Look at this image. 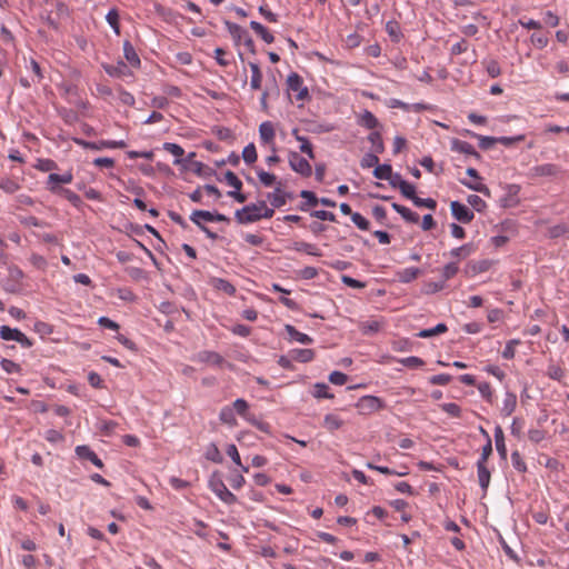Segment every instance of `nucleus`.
I'll use <instances>...</instances> for the list:
<instances>
[{"mask_svg":"<svg viewBox=\"0 0 569 569\" xmlns=\"http://www.w3.org/2000/svg\"><path fill=\"white\" fill-rule=\"evenodd\" d=\"M286 331L289 335L291 340H295V341H297L299 343L309 345V343L312 342V338L311 337H309L308 335H306L303 332H300L299 330H297L291 325H287L286 326Z\"/></svg>","mask_w":569,"mask_h":569,"instance_id":"cd10ccee","label":"nucleus"},{"mask_svg":"<svg viewBox=\"0 0 569 569\" xmlns=\"http://www.w3.org/2000/svg\"><path fill=\"white\" fill-rule=\"evenodd\" d=\"M357 407L362 412H376L383 408V402L380 398L375 396H365L360 398L357 403Z\"/></svg>","mask_w":569,"mask_h":569,"instance_id":"9b49d317","label":"nucleus"},{"mask_svg":"<svg viewBox=\"0 0 569 569\" xmlns=\"http://www.w3.org/2000/svg\"><path fill=\"white\" fill-rule=\"evenodd\" d=\"M492 266V262L489 260H480V261H473L469 263V270L472 272V274L486 272L490 269Z\"/></svg>","mask_w":569,"mask_h":569,"instance_id":"58836bf2","label":"nucleus"},{"mask_svg":"<svg viewBox=\"0 0 569 569\" xmlns=\"http://www.w3.org/2000/svg\"><path fill=\"white\" fill-rule=\"evenodd\" d=\"M383 325L385 322L381 319H368L360 323L359 329L363 335H373L379 332Z\"/></svg>","mask_w":569,"mask_h":569,"instance_id":"a211bd4d","label":"nucleus"},{"mask_svg":"<svg viewBox=\"0 0 569 569\" xmlns=\"http://www.w3.org/2000/svg\"><path fill=\"white\" fill-rule=\"evenodd\" d=\"M289 166L295 172L305 178H308L312 174L311 164L298 152L292 151L289 153Z\"/></svg>","mask_w":569,"mask_h":569,"instance_id":"39448f33","label":"nucleus"},{"mask_svg":"<svg viewBox=\"0 0 569 569\" xmlns=\"http://www.w3.org/2000/svg\"><path fill=\"white\" fill-rule=\"evenodd\" d=\"M379 153H376V152H370V153H366L361 161H360V166L362 168H371V167H377L378 163H379V157H378Z\"/></svg>","mask_w":569,"mask_h":569,"instance_id":"864d4df0","label":"nucleus"},{"mask_svg":"<svg viewBox=\"0 0 569 569\" xmlns=\"http://www.w3.org/2000/svg\"><path fill=\"white\" fill-rule=\"evenodd\" d=\"M57 194L62 196L72 206L79 207L81 204V198L72 190L62 188Z\"/></svg>","mask_w":569,"mask_h":569,"instance_id":"c03bdc74","label":"nucleus"},{"mask_svg":"<svg viewBox=\"0 0 569 569\" xmlns=\"http://www.w3.org/2000/svg\"><path fill=\"white\" fill-rule=\"evenodd\" d=\"M231 408L234 409V415H239L248 422H253V415L249 411L247 400L239 398L232 402Z\"/></svg>","mask_w":569,"mask_h":569,"instance_id":"2eb2a0df","label":"nucleus"},{"mask_svg":"<svg viewBox=\"0 0 569 569\" xmlns=\"http://www.w3.org/2000/svg\"><path fill=\"white\" fill-rule=\"evenodd\" d=\"M0 338L3 340H13L21 345L23 348H31L33 342L19 329L10 328L9 326L0 327Z\"/></svg>","mask_w":569,"mask_h":569,"instance_id":"f03ea898","label":"nucleus"},{"mask_svg":"<svg viewBox=\"0 0 569 569\" xmlns=\"http://www.w3.org/2000/svg\"><path fill=\"white\" fill-rule=\"evenodd\" d=\"M477 473L480 487L482 490H487L491 478L487 463L477 462Z\"/></svg>","mask_w":569,"mask_h":569,"instance_id":"a878e982","label":"nucleus"},{"mask_svg":"<svg viewBox=\"0 0 569 569\" xmlns=\"http://www.w3.org/2000/svg\"><path fill=\"white\" fill-rule=\"evenodd\" d=\"M236 218L240 223H250L261 219L260 202L243 207L236 212Z\"/></svg>","mask_w":569,"mask_h":569,"instance_id":"6e6552de","label":"nucleus"},{"mask_svg":"<svg viewBox=\"0 0 569 569\" xmlns=\"http://www.w3.org/2000/svg\"><path fill=\"white\" fill-rule=\"evenodd\" d=\"M421 274V270L416 267H409L398 272V279L402 283H409Z\"/></svg>","mask_w":569,"mask_h":569,"instance_id":"bb28decb","label":"nucleus"},{"mask_svg":"<svg viewBox=\"0 0 569 569\" xmlns=\"http://www.w3.org/2000/svg\"><path fill=\"white\" fill-rule=\"evenodd\" d=\"M260 182L266 187H271L276 182V176L260 169L257 171Z\"/></svg>","mask_w":569,"mask_h":569,"instance_id":"0e129e2a","label":"nucleus"},{"mask_svg":"<svg viewBox=\"0 0 569 569\" xmlns=\"http://www.w3.org/2000/svg\"><path fill=\"white\" fill-rule=\"evenodd\" d=\"M547 375L550 379L560 381L565 378V370L558 365H550Z\"/></svg>","mask_w":569,"mask_h":569,"instance_id":"052dcab7","label":"nucleus"},{"mask_svg":"<svg viewBox=\"0 0 569 569\" xmlns=\"http://www.w3.org/2000/svg\"><path fill=\"white\" fill-rule=\"evenodd\" d=\"M163 150L174 156L177 159L174 160V164H181L183 161L181 157L184 154V150L181 146L172 142H164L162 146Z\"/></svg>","mask_w":569,"mask_h":569,"instance_id":"473e14b6","label":"nucleus"},{"mask_svg":"<svg viewBox=\"0 0 569 569\" xmlns=\"http://www.w3.org/2000/svg\"><path fill=\"white\" fill-rule=\"evenodd\" d=\"M296 246H297L296 247L297 250H302L308 254L317 256V257H319L321 254L319 249L312 243L299 242Z\"/></svg>","mask_w":569,"mask_h":569,"instance_id":"338daca9","label":"nucleus"},{"mask_svg":"<svg viewBox=\"0 0 569 569\" xmlns=\"http://www.w3.org/2000/svg\"><path fill=\"white\" fill-rule=\"evenodd\" d=\"M123 54L126 60L130 63V66H132L133 68L140 67V58L136 52L133 46L129 41H124L123 43Z\"/></svg>","mask_w":569,"mask_h":569,"instance_id":"5701e85b","label":"nucleus"},{"mask_svg":"<svg viewBox=\"0 0 569 569\" xmlns=\"http://www.w3.org/2000/svg\"><path fill=\"white\" fill-rule=\"evenodd\" d=\"M313 396L318 399L333 398V395L329 392V387L326 383H316Z\"/></svg>","mask_w":569,"mask_h":569,"instance_id":"603ef678","label":"nucleus"},{"mask_svg":"<svg viewBox=\"0 0 569 569\" xmlns=\"http://www.w3.org/2000/svg\"><path fill=\"white\" fill-rule=\"evenodd\" d=\"M72 181H73V173L71 170H68L62 174L50 173L46 181V188L51 193L56 194V193H58V191H60L62 189L61 184H69Z\"/></svg>","mask_w":569,"mask_h":569,"instance_id":"20e7f679","label":"nucleus"},{"mask_svg":"<svg viewBox=\"0 0 569 569\" xmlns=\"http://www.w3.org/2000/svg\"><path fill=\"white\" fill-rule=\"evenodd\" d=\"M448 331V327L445 323H438L431 329H423L417 333L419 338H431Z\"/></svg>","mask_w":569,"mask_h":569,"instance_id":"f704fd0d","label":"nucleus"},{"mask_svg":"<svg viewBox=\"0 0 569 569\" xmlns=\"http://www.w3.org/2000/svg\"><path fill=\"white\" fill-rule=\"evenodd\" d=\"M74 142L84 148V149H92V150H101V149H123L127 147V143L124 140H101L98 142H91L86 141L83 139H74Z\"/></svg>","mask_w":569,"mask_h":569,"instance_id":"7ed1b4c3","label":"nucleus"},{"mask_svg":"<svg viewBox=\"0 0 569 569\" xmlns=\"http://www.w3.org/2000/svg\"><path fill=\"white\" fill-rule=\"evenodd\" d=\"M392 208L396 212H398L406 221L411 223H418L419 222V214L411 209L399 204V203H392Z\"/></svg>","mask_w":569,"mask_h":569,"instance_id":"aec40b11","label":"nucleus"},{"mask_svg":"<svg viewBox=\"0 0 569 569\" xmlns=\"http://www.w3.org/2000/svg\"><path fill=\"white\" fill-rule=\"evenodd\" d=\"M351 220L360 230L367 231L370 228V222L359 212L352 213Z\"/></svg>","mask_w":569,"mask_h":569,"instance_id":"680f3d73","label":"nucleus"},{"mask_svg":"<svg viewBox=\"0 0 569 569\" xmlns=\"http://www.w3.org/2000/svg\"><path fill=\"white\" fill-rule=\"evenodd\" d=\"M268 200L274 208H280L287 203V196L280 187H277L273 192L268 194Z\"/></svg>","mask_w":569,"mask_h":569,"instance_id":"7c9ffc66","label":"nucleus"},{"mask_svg":"<svg viewBox=\"0 0 569 569\" xmlns=\"http://www.w3.org/2000/svg\"><path fill=\"white\" fill-rule=\"evenodd\" d=\"M392 168L390 164H379L373 170V176L377 179L387 180L388 178H391Z\"/></svg>","mask_w":569,"mask_h":569,"instance_id":"79ce46f5","label":"nucleus"},{"mask_svg":"<svg viewBox=\"0 0 569 569\" xmlns=\"http://www.w3.org/2000/svg\"><path fill=\"white\" fill-rule=\"evenodd\" d=\"M440 408L451 417L459 418L461 416V408L455 402L442 403Z\"/></svg>","mask_w":569,"mask_h":569,"instance_id":"4d7b16f0","label":"nucleus"},{"mask_svg":"<svg viewBox=\"0 0 569 569\" xmlns=\"http://www.w3.org/2000/svg\"><path fill=\"white\" fill-rule=\"evenodd\" d=\"M466 172L469 177H471V181L460 180V182L470 190L480 192L489 198L491 192L489 188L481 182V177L479 176L478 171L475 168H468Z\"/></svg>","mask_w":569,"mask_h":569,"instance_id":"0eeeda50","label":"nucleus"},{"mask_svg":"<svg viewBox=\"0 0 569 569\" xmlns=\"http://www.w3.org/2000/svg\"><path fill=\"white\" fill-rule=\"evenodd\" d=\"M251 29L261 37V39L267 43H272L274 41L273 34L263 27L260 22L251 21L250 22Z\"/></svg>","mask_w":569,"mask_h":569,"instance_id":"2f4dec72","label":"nucleus"},{"mask_svg":"<svg viewBox=\"0 0 569 569\" xmlns=\"http://www.w3.org/2000/svg\"><path fill=\"white\" fill-rule=\"evenodd\" d=\"M322 426L329 432H333L343 426V420L336 413H328L323 418Z\"/></svg>","mask_w":569,"mask_h":569,"instance_id":"393cba45","label":"nucleus"},{"mask_svg":"<svg viewBox=\"0 0 569 569\" xmlns=\"http://www.w3.org/2000/svg\"><path fill=\"white\" fill-rule=\"evenodd\" d=\"M107 22L114 30L117 34H120L119 14L117 10H110L106 16Z\"/></svg>","mask_w":569,"mask_h":569,"instance_id":"bf43d9fd","label":"nucleus"},{"mask_svg":"<svg viewBox=\"0 0 569 569\" xmlns=\"http://www.w3.org/2000/svg\"><path fill=\"white\" fill-rule=\"evenodd\" d=\"M199 362L206 363L210 367L219 368L224 363V359L221 355L214 351H201L197 355Z\"/></svg>","mask_w":569,"mask_h":569,"instance_id":"f8f14e48","label":"nucleus"},{"mask_svg":"<svg viewBox=\"0 0 569 569\" xmlns=\"http://www.w3.org/2000/svg\"><path fill=\"white\" fill-rule=\"evenodd\" d=\"M478 390L483 399H486L488 402H492L493 391L488 382L479 383Z\"/></svg>","mask_w":569,"mask_h":569,"instance_id":"69168bd1","label":"nucleus"},{"mask_svg":"<svg viewBox=\"0 0 569 569\" xmlns=\"http://www.w3.org/2000/svg\"><path fill=\"white\" fill-rule=\"evenodd\" d=\"M206 458L216 463H221L223 460L218 447L214 443H211L207 448Z\"/></svg>","mask_w":569,"mask_h":569,"instance_id":"8fccbe9b","label":"nucleus"},{"mask_svg":"<svg viewBox=\"0 0 569 569\" xmlns=\"http://www.w3.org/2000/svg\"><path fill=\"white\" fill-rule=\"evenodd\" d=\"M398 361L401 365H403V366H406L408 368H411V369L421 368L425 365V361L421 358L416 357V356H410V357H407V358H402V359H399Z\"/></svg>","mask_w":569,"mask_h":569,"instance_id":"3c124183","label":"nucleus"},{"mask_svg":"<svg viewBox=\"0 0 569 569\" xmlns=\"http://www.w3.org/2000/svg\"><path fill=\"white\" fill-rule=\"evenodd\" d=\"M287 88L288 91L295 94V99L297 101H305L309 98V90L306 86H303L302 78L292 72L287 78Z\"/></svg>","mask_w":569,"mask_h":569,"instance_id":"f257e3e1","label":"nucleus"},{"mask_svg":"<svg viewBox=\"0 0 569 569\" xmlns=\"http://www.w3.org/2000/svg\"><path fill=\"white\" fill-rule=\"evenodd\" d=\"M259 137L263 146L270 148L271 152H277L276 148V128L271 121H263L259 126Z\"/></svg>","mask_w":569,"mask_h":569,"instance_id":"423d86ee","label":"nucleus"},{"mask_svg":"<svg viewBox=\"0 0 569 569\" xmlns=\"http://www.w3.org/2000/svg\"><path fill=\"white\" fill-rule=\"evenodd\" d=\"M450 144H451V150L455 152L463 153L467 156H472L476 159L480 158L479 152H477L475 147L467 141H462L459 139H452Z\"/></svg>","mask_w":569,"mask_h":569,"instance_id":"ddd939ff","label":"nucleus"},{"mask_svg":"<svg viewBox=\"0 0 569 569\" xmlns=\"http://www.w3.org/2000/svg\"><path fill=\"white\" fill-rule=\"evenodd\" d=\"M368 140L371 143L372 152H376V153H382L383 152L385 146H383V141H382L380 132L372 131L368 136Z\"/></svg>","mask_w":569,"mask_h":569,"instance_id":"c9c22d12","label":"nucleus"},{"mask_svg":"<svg viewBox=\"0 0 569 569\" xmlns=\"http://www.w3.org/2000/svg\"><path fill=\"white\" fill-rule=\"evenodd\" d=\"M210 489L226 503L236 502V496L226 487L219 478H212L209 482Z\"/></svg>","mask_w":569,"mask_h":569,"instance_id":"1a4fd4ad","label":"nucleus"},{"mask_svg":"<svg viewBox=\"0 0 569 569\" xmlns=\"http://www.w3.org/2000/svg\"><path fill=\"white\" fill-rule=\"evenodd\" d=\"M76 453L80 459L90 460L96 467L103 468L102 460L88 446L76 447Z\"/></svg>","mask_w":569,"mask_h":569,"instance_id":"4468645a","label":"nucleus"},{"mask_svg":"<svg viewBox=\"0 0 569 569\" xmlns=\"http://www.w3.org/2000/svg\"><path fill=\"white\" fill-rule=\"evenodd\" d=\"M519 343L520 341L517 339L508 341L502 351V357L507 360L513 359L516 355V346H518Z\"/></svg>","mask_w":569,"mask_h":569,"instance_id":"13d9d810","label":"nucleus"},{"mask_svg":"<svg viewBox=\"0 0 569 569\" xmlns=\"http://www.w3.org/2000/svg\"><path fill=\"white\" fill-rule=\"evenodd\" d=\"M103 69L111 77L123 78L131 74L123 61H119L117 64H104Z\"/></svg>","mask_w":569,"mask_h":569,"instance_id":"f3484780","label":"nucleus"},{"mask_svg":"<svg viewBox=\"0 0 569 569\" xmlns=\"http://www.w3.org/2000/svg\"><path fill=\"white\" fill-rule=\"evenodd\" d=\"M483 64L486 67V70L488 72V74L491 77V78H497L500 76L501 73V68L498 63V61L496 60H486L483 61Z\"/></svg>","mask_w":569,"mask_h":569,"instance_id":"5fc2aeb1","label":"nucleus"},{"mask_svg":"<svg viewBox=\"0 0 569 569\" xmlns=\"http://www.w3.org/2000/svg\"><path fill=\"white\" fill-rule=\"evenodd\" d=\"M450 209L452 217L462 223L471 222L475 217L473 212L459 201H452L450 203Z\"/></svg>","mask_w":569,"mask_h":569,"instance_id":"9d476101","label":"nucleus"},{"mask_svg":"<svg viewBox=\"0 0 569 569\" xmlns=\"http://www.w3.org/2000/svg\"><path fill=\"white\" fill-rule=\"evenodd\" d=\"M224 24H226V28H227L228 32L230 33V36L236 41V43L241 42L243 37H247L248 32L242 27H240L239 24L230 22V21H226Z\"/></svg>","mask_w":569,"mask_h":569,"instance_id":"c756f323","label":"nucleus"},{"mask_svg":"<svg viewBox=\"0 0 569 569\" xmlns=\"http://www.w3.org/2000/svg\"><path fill=\"white\" fill-rule=\"evenodd\" d=\"M249 68L251 71L250 77V88L251 90L258 91L262 90V72L258 63L249 62Z\"/></svg>","mask_w":569,"mask_h":569,"instance_id":"dca6fc26","label":"nucleus"},{"mask_svg":"<svg viewBox=\"0 0 569 569\" xmlns=\"http://www.w3.org/2000/svg\"><path fill=\"white\" fill-rule=\"evenodd\" d=\"M219 420L223 425H227L231 428L236 427L238 425V421H237V418L234 415V409L231 408V406H224L221 408L220 413H219Z\"/></svg>","mask_w":569,"mask_h":569,"instance_id":"412c9836","label":"nucleus"},{"mask_svg":"<svg viewBox=\"0 0 569 569\" xmlns=\"http://www.w3.org/2000/svg\"><path fill=\"white\" fill-rule=\"evenodd\" d=\"M190 220L196 226L203 224V221L213 222L212 212L206 210H194L190 216Z\"/></svg>","mask_w":569,"mask_h":569,"instance_id":"72a5a7b5","label":"nucleus"},{"mask_svg":"<svg viewBox=\"0 0 569 569\" xmlns=\"http://www.w3.org/2000/svg\"><path fill=\"white\" fill-rule=\"evenodd\" d=\"M224 178H226V181L227 183L234 188L236 190H240L241 187H242V182L241 180L237 177L236 173H233L232 171H227L226 174H224Z\"/></svg>","mask_w":569,"mask_h":569,"instance_id":"774afa93","label":"nucleus"},{"mask_svg":"<svg viewBox=\"0 0 569 569\" xmlns=\"http://www.w3.org/2000/svg\"><path fill=\"white\" fill-rule=\"evenodd\" d=\"M386 31L389 34V37L392 39V41H395V42L400 41L402 34L400 31V26L397 21H388L386 23Z\"/></svg>","mask_w":569,"mask_h":569,"instance_id":"4c0bfd02","label":"nucleus"},{"mask_svg":"<svg viewBox=\"0 0 569 569\" xmlns=\"http://www.w3.org/2000/svg\"><path fill=\"white\" fill-rule=\"evenodd\" d=\"M292 136L296 138L297 141L300 142V151L305 153L306 151H310V148H312V144L308 140V138L300 136L298 129L292 130Z\"/></svg>","mask_w":569,"mask_h":569,"instance_id":"e2e57ef3","label":"nucleus"},{"mask_svg":"<svg viewBox=\"0 0 569 569\" xmlns=\"http://www.w3.org/2000/svg\"><path fill=\"white\" fill-rule=\"evenodd\" d=\"M292 360L306 363L315 359V351L312 349H293L290 351Z\"/></svg>","mask_w":569,"mask_h":569,"instance_id":"4be33fe9","label":"nucleus"},{"mask_svg":"<svg viewBox=\"0 0 569 569\" xmlns=\"http://www.w3.org/2000/svg\"><path fill=\"white\" fill-rule=\"evenodd\" d=\"M214 288L222 290L229 296H233L236 293V288L227 280L221 278L213 279Z\"/></svg>","mask_w":569,"mask_h":569,"instance_id":"37998d69","label":"nucleus"},{"mask_svg":"<svg viewBox=\"0 0 569 569\" xmlns=\"http://www.w3.org/2000/svg\"><path fill=\"white\" fill-rule=\"evenodd\" d=\"M467 201L478 212H482L487 208L486 201L477 194L468 196Z\"/></svg>","mask_w":569,"mask_h":569,"instance_id":"de8ad7c7","label":"nucleus"},{"mask_svg":"<svg viewBox=\"0 0 569 569\" xmlns=\"http://www.w3.org/2000/svg\"><path fill=\"white\" fill-rule=\"evenodd\" d=\"M227 455L232 459V461H233L237 466L241 467V470H242L243 472H248V471H249V467L243 466V465L241 463V458H240L239 451H238V449H237V447H236L234 445H229V446L227 447Z\"/></svg>","mask_w":569,"mask_h":569,"instance_id":"a19ab883","label":"nucleus"},{"mask_svg":"<svg viewBox=\"0 0 569 569\" xmlns=\"http://www.w3.org/2000/svg\"><path fill=\"white\" fill-rule=\"evenodd\" d=\"M495 440H496L497 451L499 452V455L502 458H506V456H507V448H506V443H505L503 432H502V429L500 427H497L496 430H495Z\"/></svg>","mask_w":569,"mask_h":569,"instance_id":"e433bc0d","label":"nucleus"},{"mask_svg":"<svg viewBox=\"0 0 569 569\" xmlns=\"http://www.w3.org/2000/svg\"><path fill=\"white\" fill-rule=\"evenodd\" d=\"M475 251V248L472 244L470 243H467V244H463L459 248H455L450 251V254L452 257H458V258H467L469 257L472 252Z\"/></svg>","mask_w":569,"mask_h":569,"instance_id":"09e8293b","label":"nucleus"},{"mask_svg":"<svg viewBox=\"0 0 569 569\" xmlns=\"http://www.w3.org/2000/svg\"><path fill=\"white\" fill-rule=\"evenodd\" d=\"M560 169L555 163H543L532 168V172L538 177H550L559 173Z\"/></svg>","mask_w":569,"mask_h":569,"instance_id":"6ab92c4d","label":"nucleus"},{"mask_svg":"<svg viewBox=\"0 0 569 569\" xmlns=\"http://www.w3.org/2000/svg\"><path fill=\"white\" fill-rule=\"evenodd\" d=\"M1 368L7 373H20L21 372V366L10 359H2L0 362Z\"/></svg>","mask_w":569,"mask_h":569,"instance_id":"6e6d98bb","label":"nucleus"},{"mask_svg":"<svg viewBox=\"0 0 569 569\" xmlns=\"http://www.w3.org/2000/svg\"><path fill=\"white\" fill-rule=\"evenodd\" d=\"M517 407V396L513 392H507L502 402L501 412L503 416L513 413Z\"/></svg>","mask_w":569,"mask_h":569,"instance_id":"c85d7f7f","label":"nucleus"},{"mask_svg":"<svg viewBox=\"0 0 569 569\" xmlns=\"http://www.w3.org/2000/svg\"><path fill=\"white\" fill-rule=\"evenodd\" d=\"M257 150L253 143H249L243 148L242 158L246 163L251 164L257 160Z\"/></svg>","mask_w":569,"mask_h":569,"instance_id":"49530a36","label":"nucleus"},{"mask_svg":"<svg viewBox=\"0 0 569 569\" xmlns=\"http://www.w3.org/2000/svg\"><path fill=\"white\" fill-rule=\"evenodd\" d=\"M0 189L7 193H14L20 189V186L17 181L10 178H2L0 179Z\"/></svg>","mask_w":569,"mask_h":569,"instance_id":"a18cd8bd","label":"nucleus"},{"mask_svg":"<svg viewBox=\"0 0 569 569\" xmlns=\"http://www.w3.org/2000/svg\"><path fill=\"white\" fill-rule=\"evenodd\" d=\"M34 168L42 172H49L58 169V164L52 159H38Z\"/></svg>","mask_w":569,"mask_h":569,"instance_id":"ea45409f","label":"nucleus"},{"mask_svg":"<svg viewBox=\"0 0 569 569\" xmlns=\"http://www.w3.org/2000/svg\"><path fill=\"white\" fill-rule=\"evenodd\" d=\"M358 123L361 127H365L370 130H372L379 126V121L376 118V116L371 111H368V110H365L362 113L359 114Z\"/></svg>","mask_w":569,"mask_h":569,"instance_id":"b1692460","label":"nucleus"}]
</instances>
